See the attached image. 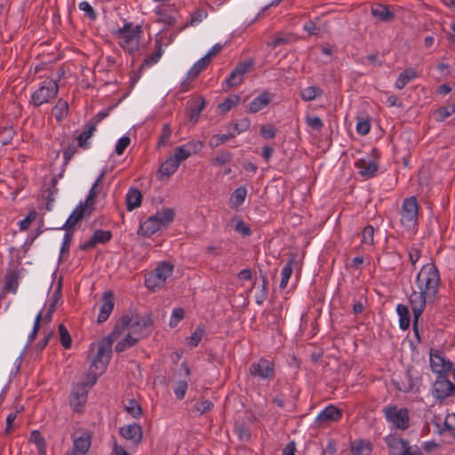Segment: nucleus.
<instances>
[{"label": "nucleus", "instance_id": "1", "mask_svg": "<svg viewBox=\"0 0 455 455\" xmlns=\"http://www.w3.org/2000/svg\"><path fill=\"white\" fill-rule=\"evenodd\" d=\"M440 281L439 271L432 263L424 265L416 276L418 291L411 292L409 301L413 313V331L419 339L418 324L419 317L425 310L427 302L434 299L437 295Z\"/></svg>", "mask_w": 455, "mask_h": 455}, {"label": "nucleus", "instance_id": "2", "mask_svg": "<svg viewBox=\"0 0 455 455\" xmlns=\"http://www.w3.org/2000/svg\"><path fill=\"white\" fill-rule=\"evenodd\" d=\"M153 320L151 314H147L142 316H130L123 315L116 323L113 332L117 339L125 331L132 333L135 338L140 340L144 337L149 335Z\"/></svg>", "mask_w": 455, "mask_h": 455}, {"label": "nucleus", "instance_id": "3", "mask_svg": "<svg viewBox=\"0 0 455 455\" xmlns=\"http://www.w3.org/2000/svg\"><path fill=\"white\" fill-rule=\"evenodd\" d=\"M117 337L113 331L102 339L98 345L92 344L88 360L91 362V369L104 371L110 362L113 342Z\"/></svg>", "mask_w": 455, "mask_h": 455}, {"label": "nucleus", "instance_id": "4", "mask_svg": "<svg viewBox=\"0 0 455 455\" xmlns=\"http://www.w3.org/2000/svg\"><path fill=\"white\" fill-rule=\"evenodd\" d=\"M174 216V211L171 208L158 211L155 215L148 217L145 221L140 223L138 235L144 237L153 235L157 231L167 228L173 221Z\"/></svg>", "mask_w": 455, "mask_h": 455}, {"label": "nucleus", "instance_id": "5", "mask_svg": "<svg viewBox=\"0 0 455 455\" xmlns=\"http://www.w3.org/2000/svg\"><path fill=\"white\" fill-rule=\"evenodd\" d=\"M142 31L140 26L132 27V24L126 22L118 28L115 36L118 40L119 45L129 53L132 54L139 50L140 38Z\"/></svg>", "mask_w": 455, "mask_h": 455}, {"label": "nucleus", "instance_id": "6", "mask_svg": "<svg viewBox=\"0 0 455 455\" xmlns=\"http://www.w3.org/2000/svg\"><path fill=\"white\" fill-rule=\"evenodd\" d=\"M419 205L417 198L412 196L404 198L400 210V223L407 230L415 229L418 226Z\"/></svg>", "mask_w": 455, "mask_h": 455}, {"label": "nucleus", "instance_id": "7", "mask_svg": "<svg viewBox=\"0 0 455 455\" xmlns=\"http://www.w3.org/2000/svg\"><path fill=\"white\" fill-rule=\"evenodd\" d=\"M173 265L167 262H161L153 271L145 275V285L151 291L162 288L169 276L173 272Z\"/></svg>", "mask_w": 455, "mask_h": 455}, {"label": "nucleus", "instance_id": "8", "mask_svg": "<svg viewBox=\"0 0 455 455\" xmlns=\"http://www.w3.org/2000/svg\"><path fill=\"white\" fill-rule=\"evenodd\" d=\"M387 422L397 430H407L410 427V412L407 408H399L389 403L382 409Z\"/></svg>", "mask_w": 455, "mask_h": 455}, {"label": "nucleus", "instance_id": "9", "mask_svg": "<svg viewBox=\"0 0 455 455\" xmlns=\"http://www.w3.org/2000/svg\"><path fill=\"white\" fill-rule=\"evenodd\" d=\"M59 92V84L56 80L47 78L44 80L37 90L31 95V103L35 107L51 102L56 98Z\"/></svg>", "mask_w": 455, "mask_h": 455}, {"label": "nucleus", "instance_id": "10", "mask_svg": "<svg viewBox=\"0 0 455 455\" xmlns=\"http://www.w3.org/2000/svg\"><path fill=\"white\" fill-rule=\"evenodd\" d=\"M249 371L254 378L270 381L275 375V363L266 358H260L259 360L251 363Z\"/></svg>", "mask_w": 455, "mask_h": 455}, {"label": "nucleus", "instance_id": "11", "mask_svg": "<svg viewBox=\"0 0 455 455\" xmlns=\"http://www.w3.org/2000/svg\"><path fill=\"white\" fill-rule=\"evenodd\" d=\"M254 66L252 60L239 62L227 77L225 83L228 88L235 87L243 83L245 74L250 72Z\"/></svg>", "mask_w": 455, "mask_h": 455}, {"label": "nucleus", "instance_id": "12", "mask_svg": "<svg viewBox=\"0 0 455 455\" xmlns=\"http://www.w3.org/2000/svg\"><path fill=\"white\" fill-rule=\"evenodd\" d=\"M430 367L433 372L436 373L437 376L447 375L451 371L453 363L443 355V352L431 350Z\"/></svg>", "mask_w": 455, "mask_h": 455}, {"label": "nucleus", "instance_id": "13", "mask_svg": "<svg viewBox=\"0 0 455 455\" xmlns=\"http://www.w3.org/2000/svg\"><path fill=\"white\" fill-rule=\"evenodd\" d=\"M343 412L333 404L327 405L316 416L315 422L320 427L327 426L331 423L339 422L342 418Z\"/></svg>", "mask_w": 455, "mask_h": 455}, {"label": "nucleus", "instance_id": "14", "mask_svg": "<svg viewBox=\"0 0 455 455\" xmlns=\"http://www.w3.org/2000/svg\"><path fill=\"white\" fill-rule=\"evenodd\" d=\"M92 434L83 431L79 435H73V446L68 455H85L92 445Z\"/></svg>", "mask_w": 455, "mask_h": 455}, {"label": "nucleus", "instance_id": "15", "mask_svg": "<svg viewBox=\"0 0 455 455\" xmlns=\"http://www.w3.org/2000/svg\"><path fill=\"white\" fill-rule=\"evenodd\" d=\"M433 391L436 399L444 400L455 392V385L447 379V375L437 376Z\"/></svg>", "mask_w": 455, "mask_h": 455}, {"label": "nucleus", "instance_id": "16", "mask_svg": "<svg viewBox=\"0 0 455 455\" xmlns=\"http://www.w3.org/2000/svg\"><path fill=\"white\" fill-rule=\"evenodd\" d=\"M88 389L84 383L75 385L69 395V403L76 411H80L87 401Z\"/></svg>", "mask_w": 455, "mask_h": 455}, {"label": "nucleus", "instance_id": "17", "mask_svg": "<svg viewBox=\"0 0 455 455\" xmlns=\"http://www.w3.org/2000/svg\"><path fill=\"white\" fill-rule=\"evenodd\" d=\"M403 256L396 251H384L378 258V264L387 271L395 269L402 263Z\"/></svg>", "mask_w": 455, "mask_h": 455}, {"label": "nucleus", "instance_id": "18", "mask_svg": "<svg viewBox=\"0 0 455 455\" xmlns=\"http://www.w3.org/2000/svg\"><path fill=\"white\" fill-rule=\"evenodd\" d=\"M92 213V209L85 207L83 203H80L68 216L66 222L60 229H65L74 232L75 226L85 216Z\"/></svg>", "mask_w": 455, "mask_h": 455}, {"label": "nucleus", "instance_id": "19", "mask_svg": "<svg viewBox=\"0 0 455 455\" xmlns=\"http://www.w3.org/2000/svg\"><path fill=\"white\" fill-rule=\"evenodd\" d=\"M205 100L201 96H197L188 100L186 110L190 122L194 124L197 123L201 112L205 107Z\"/></svg>", "mask_w": 455, "mask_h": 455}, {"label": "nucleus", "instance_id": "20", "mask_svg": "<svg viewBox=\"0 0 455 455\" xmlns=\"http://www.w3.org/2000/svg\"><path fill=\"white\" fill-rule=\"evenodd\" d=\"M112 238V233L109 230L97 229L93 232L92 237L80 245V249L87 251L94 248L98 243H106Z\"/></svg>", "mask_w": 455, "mask_h": 455}, {"label": "nucleus", "instance_id": "21", "mask_svg": "<svg viewBox=\"0 0 455 455\" xmlns=\"http://www.w3.org/2000/svg\"><path fill=\"white\" fill-rule=\"evenodd\" d=\"M114 306L115 303L113 292L110 291L104 292L102 297V304L100 307V312L97 318L98 323H102L108 319L110 314L114 309Z\"/></svg>", "mask_w": 455, "mask_h": 455}, {"label": "nucleus", "instance_id": "22", "mask_svg": "<svg viewBox=\"0 0 455 455\" xmlns=\"http://www.w3.org/2000/svg\"><path fill=\"white\" fill-rule=\"evenodd\" d=\"M273 98V93L267 91H264L247 104L246 111L252 114L257 113L265 108L270 103Z\"/></svg>", "mask_w": 455, "mask_h": 455}, {"label": "nucleus", "instance_id": "23", "mask_svg": "<svg viewBox=\"0 0 455 455\" xmlns=\"http://www.w3.org/2000/svg\"><path fill=\"white\" fill-rule=\"evenodd\" d=\"M355 165L359 170V174L365 180L373 178L379 170L378 164H376L374 161L366 160L363 158L358 159Z\"/></svg>", "mask_w": 455, "mask_h": 455}, {"label": "nucleus", "instance_id": "24", "mask_svg": "<svg viewBox=\"0 0 455 455\" xmlns=\"http://www.w3.org/2000/svg\"><path fill=\"white\" fill-rule=\"evenodd\" d=\"M120 434L123 437L132 441L133 443H139L142 439V429L139 424H131L120 428Z\"/></svg>", "mask_w": 455, "mask_h": 455}, {"label": "nucleus", "instance_id": "25", "mask_svg": "<svg viewBox=\"0 0 455 455\" xmlns=\"http://www.w3.org/2000/svg\"><path fill=\"white\" fill-rule=\"evenodd\" d=\"M372 449V443L365 439H356L350 445L353 455H371Z\"/></svg>", "mask_w": 455, "mask_h": 455}, {"label": "nucleus", "instance_id": "26", "mask_svg": "<svg viewBox=\"0 0 455 455\" xmlns=\"http://www.w3.org/2000/svg\"><path fill=\"white\" fill-rule=\"evenodd\" d=\"M384 440L392 455H399L407 442V440L399 438L394 435H387Z\"/></svg>", "mask_w": 455, "mask_h": 455}, {"label": "nucleus", "instance_id": "27", "mask_svg": "<svg viewBox=\"0 0 455 455\" xmlns=\"http://www.w3.org/2000/svg\"><path fill=\"white\" fill-rule=\"evenodd\" d=\"M142 200V195L137 188H132L126 194V209L131 212L140 206Z\"/></svg>", "mask_w": 455, "mask_h": 455}, {"label": "nucleus", "instance_id": "28", "mask_svg": "<svg viewBox=\"0 0 455 455\" xmlns=\"http://www.w3.org/2000/svg\"><path fill=\"white\" fill-rule=\"evenodd\" d=\"M418 75L414 68H406L403 72L400 73L395 83V87L398 90L403 89L410 82L417 78Z\"/></svg>", "mask_w": 455, "mask_h": 455}, {"label": "nucleus", "instance_id": "29", "mask_svg": "<svg viewBox=\"0 0 455 455\" xmlns=\"http://www.w3.org/2000/svg\"><path fill=\"white\" fill-rule=\"evenodd\" d=\"M106 170H102L94 183L92 184L91 189L89 190V193L86 196V199L84 203L83 204L85 207L92 210V205L94 204V199L98 196V186L102 182L105 175H106Z\"/></svg>", "mask_w": 455, "mask_h": 455}, {"label": "nucleus", "instance_id": "30", "mask_svg": "<svg viewBox=\"0 0 455 455\" xmlns=\"http://www.w3.org/2000/svg\"><path fill=\"white\" fill-rule=\"evenodd\" d=\"M247 196V189L245 187L241 186L235 188L229 198V206L232 209H237L243 203Z\"/></svg>", "mask_w": 455, "mask_h": 455}, {"label": "nucleus", "instance_id": "31", "mask_svg": "<svg viewBox=\"0 0 455 455\" xmlns=\"http://www.w3.org/2000/svg\"><path fill=\"white\" fill-rule=\"evenodd\" d=\"M296 257L292 255L288 262L283 266L281 271V282L279 284L280 289H284L287 286L289 279L292 274L293 267L296 265Z\"/></svg>", "mask_w": 455, "mask_h": 455}, {"label": "nucleus", "instance_id": "32", "mask_svg": "<svg viewBox=\"0 0 455 455\" xmlns=\"http://www.w3.org/2000/svg\"><path fill=\"white\" fill-rule=\"evenodd\" d=\"M180 164L172 156L168 157L160 166L159 174L169 179L178 170Z\"/></svg>", "mask_w": 455, "mask_h": 455}, {"label": "nucleus", "instance_id": "33", "mask_svg": "<svg viewBox=\"0 0 455 455\" xmlns=\"http://www.w3.org/2000/svg\"><path fill=\"white\" fill-rule=\"evenodd\" d=\"M395 309L399 316L400 329H402L403 331L408 330L411 323V315L408 307L403 304H398Z\"/></svg>", "mask_w": 455, "mask_h": 455}, {"label": "nucleus", "instance_id": "34", "mask_svg": "<svg viewBox=\"0 0 455 455\" xmlns=\"http://www.w3.org/2000/svg\"><path fill=\"white\" fill-rule=\"evenodd\" d=\"M371 14L379 21L387 22L394 19V14L389 11L388 7L378 4L371 8Z\"/></svg>", "mask_w": 455, "mask_h": 455}, {"label": "nucleus", "instance_id": "35", "mask_svg": "<svg viewBox=\"0 0 455 455\" xmlns=\"http://www.w3.org/2000/svg\"><path fill=\"white\" fill-rule=\"evenodd\" d=\"M155 48H156L155 52H153L152 54H149L148 56H147L144 59V60L140 66V69L148 68L159 61V60L161 59V57L164 53V51H163L162 45L159 44L158 41L156 42Z\"/></svg>", "mask_w": 455, "mask_h": 455}, {"label": "nucleus", "instance_id": "36", "mask_svg": "<svg viewBox=\"0 0 455 455\" xmlns=\"http://www.w3.org/2000/svg\"><path fill=\"white\" fill-rule=\"evenodd\" d=\"M86 130L79 134L77 137L78 146L83 148H88L89 143L88 140L92 136L93 132L96 130V124H87L85 125Z\"/></svg>", "mask_w": 455, "mask_h": 455}, {"label": "nucleus", "instance_id": "37", "mask_svg": "<svg viewBox=\"0 0 455 455\" xmlns=\"http://www.w3.org/2000/svg\"><path fill=\"white\" fill-rule=\"evenodd\" d=\"M210 63L206 61V58L202 57L197 60L188 71L186 80L195 79L202 71H204Z\"/></svg>", "mask_w": 455, "mask_h": 455}, {"label": "nucleus", "instance_id": "38", "mask_svg": "<svg viewBox=\"0 0 455 455\" xmlns=\"http://www.w3.org/2000/svg\"><path fill=\"white\" fill-rule=\"evenodd\" d=\"M52 115L58 121H62L68 115V102L62 99H59L56 105L52 108Z\"/></svg>", "mask_w": 455, "mask_h": 455}, {"label": "nucleus", "instance_id": "39", "mask_svg": "<svg viewBox=\"0 0 455 455\" xmlns=\"http://www.w3.org/2000/svg\"><path fill=\"white\" fill-rule=\"evenodd\" d=\"M138 341V338H135L132 333L128 332L122 340L116 343L115 349L118 353L125 351L136 345Z\"/></svg>", "mask_w": 455, "mask_h": 455}, {"label": "nucleus", "instance_id": "40", "mask_svg": "<svg viewBox=\"0 0 455 455\" xmlns=\"http://www.w3.org/2000/svg\"><path fill=\"white\" fill-rule=\"evenodd\" d=\"M323 93V92L320 87L313 85L303 89L300 92V96L305 101H312L315 98L322 96Z\"/></svg>", "mask_w": 455, "mask_h": 455}, {"label": "nucleus", "instance_id": "41", "mask_svg": "<svg viewBox=\"0 0 455 455\" xmlns=\"http://www.w3.org/2000/svg\"><path fill=\"white\" fill-rule=\"evenodd\" d=\"M453 114H455V104L441 107L435 112V119L438 122H443Z\"/></svg>", "mask_w": 455, "mask_h": 455}, {"label": "nucleus", "instance_id": "42", "mask_svg": "<svg viewBox=\"0 0 455 455\" xmlns=\"http://www.w3.org/2000/svg\"><path fill=\"white\" fill-rule=\"evenodd\" d=\"M19 275L16 272L12 271L5 275L4 277V288L8 291H12L13 293L16 292L17 288L19 286Z\"/></svg>", "mask_w": 455, "mask_h": 455}, {"label": "nucleus", "instance_id": "43", "mask_svg": "<svg viewBox=\"0 0 455 455\" xmlns=\"http://www.w3.org/2000/svg\"><path fill=\"white\" fill-rule=\"evenodd\" d=\"M235 136V132H229L227 134H214L210 141L209 145L211 148H217L224 143H226L230 139L234 138Z\"/></svg>", "mask_w": 455, "mask_h": 455}, {"label": "nucleus", "instance_id": "44", "mask_svg": "<svg viewBox=\"0 0 455 455\" xmlns=\"http://www.w3.org/2000/svg\"><path fill=\"white\" fill-rule=\"evenodd\" d=\"M363 245L372 246L374 243V228L371 225H367L362 231Z\"/></svg>", "mask_w": 455, "mask_h": 455}, {"label": "nucleus", "instance_id": "45", "mask_svg": "<svg viewBox=\"0 0 455 455\" xmlns=\"http://www.w3.org/2000/svg\"><path fill=\"white\" fill-rule=\"evenodd\" d=\"M59 333L61 346L66 349L70 348L72 339L68 329L62 323L59 325Z\"/></svg>", "mask_w": 455, "mask_h": 455}, {"label": "nucleus", "instance_id": "46", "mask_svg": "<svg viewBox=\"0 0 455 455\" xmlns=\"http://www.w3.org/2000/svg\"><path fill=\"white\" fill-rule=\"evenodd\" d=\"M125 410L131 416L136 419L140 417L142 414L140 405L133 399L128 400V403L125 405Z\"/></svg>", "mask_w": 455, "mask_h": 455}, {"label": "nucleus", "instance_id": "47", "mask_svg": "<svg viewBox=\"0 0 455 455\" xmlns=\"http://www.w3.org/2000/svg\"><path fill=\"white\" fill-rule=\"evenodd\" d=\"M156 14L158 15V21L168 26V27H172L173 25H175L176 23V19L166 12V11H164V9H161L159 8L157 11H156Z\"/></svg>", "mask_w": 455, "mask_h": 455}, {"label": "nucleus", "instance_id": "48", "mask_svg": "<svg viewBox=\"0 0 455 455\" xmlns=\"http://www.w3.org/2000/svg\"><path fill=\"white\" fill-rule=\"evenodd\" d=\"M239 100L240 98L237 95L229 96L219 105V108L222 112H228L232 108L235 107L239 103Z\"/></svg>", "mask_w": 455, "mask_h": 455}, {"label": "nucleus", "instance_id": "49", "mask_svg": "<svg viewBox=\"0 0 455 455\" xmlns=\"http://www.w3.org/2000/svg\"><path fill=\"white\" fill-rule=\"evenodd\" d=\"M80 11L84 12V15L91 20H94L97 18V13L93 7L87 1H82L78 4Z\"/></svg>", "mask_w": 455, "mask_h": 455}, {"label": "nucleus", "instance_id": "50", "mask_svg": "<svg viewBox=\"0 0 455 455\" xmlns=\"http://www.w3.org/2000/svg\"><path fill=\"white\" fill-rule=\"evenodd\" d=\"M30 440L36 444L40 453L45 454V442L38 430L31 432Z\"/></svg>", "mask_w": 455, "mask_h": 455}, {"label": "nucleus", "instance_id": "51", "mask_svg": "<svg viewBox=\"0 0 455 455\" xmlns=\"http://www.w3.org/2000/svg\"><path fill=\"white\" fill-rule=\"evenodd\" d=\"M306 124L315 131H321L323 127V123L319 116H307L305 117Z\"/></svg>", "mask_w": 455, "mask_h": 455}, {"label": "nucleus", "instance_id": "52", "mask_svg": "<svg viewBox=\"0 0 455 455\" xmlns=\"http://www.w3.org/2000/svg\"><path fill=\"white\" fill-rule=\"evenodd\" d=\"M204 334V330L202 327H197L196 331L192 333L190 337H188V344L191 347H196L198 346L199 342L202 340V338Z\"/></svg>", "mask_w": 455, "mask_h": 455}, {"label": "nucleus", "instance_id": "53", "mask_svg": "<svg viewBox=\"0 0 455 455\" xmlns=\"http://www.w3.org/2000/svg\"><path fill=\"white\" fill-rule=\"evenodd\" d=\"M172 158L177 160V163L180 164V163L186 159H188L190 155L189 152L186 149L184 145L179 146L174 149L173 156H171Z\"/></svg>", "mask_w": 455, "mask_h": 455}, {"label": "nucleus", "instance_id": "54", "mask_svg": "<svg viewBox=\"0 0 455 455\" xmlns=\"http://www.w3.org/2000/svg\"><path fill=\"white\" fill-rule=\"evenodd\" d=\"M250 125L251 122L247 117L242 118L238 123L230 124V126H232L233 130L235 131V134H240L247 131L250 128Z\"/></svg>", "mask_w": 455, "mask_h": 455}, {"label": "nucleus", "instance_id": "55", "mask_svg": "<svg viewBox=\"0 0 455 455\" xmlns=\"http://www.w3.org/2000/svg\"><path fill=\"white\" fill-rule=\"evenodd\" d=\"M212 408L213 403L209 400L199 401L194 405V411L199 412V414L208 412L212 411Z\"/></svg>", "mask_w": 455, "mask_h": 455}, {"label": "nucleus", "instance_id": "56", "mask_svg": "<svg viewBox=\"0 0 455 455\" xmlns=\"http://www.w3.org/2000/svg\"><path fill=\"white\" fill-rule=\"evenodd\" d=\"M187 389H188L187 381H185V380L178 381L173 389L176 398L179 400H182L186 395Z\"/></svg>", "mask_w": 455, "mask_h": 455}, {"label": "nucleus", "instance_id": "57", "mask_svg": "<svg viewBox=\"0 0 455 455\" xmlns=\"http://www.w3.org/2000/svg\"><path fill=\"white\" fill-rule=\"evenodd\" d=\"M37 212L33 210L28 212L27 217L20 221L19 227L20 231L27 230L30 224L36 220Z\"/></svg>", "mask_w": 455, "mask_h": 455}, {"label": "nucleus", "instance_id": "58", "mask_svg": "<svg viewBox=\"0 0 455 455\" xmlns=\"http://www.w3.org/2000/svg\"><path fill=\"white\" fill-rule=\"evenodd\" d=\"M356 132L360 135H366L370 132L371 123L368 119H359L356 124Z\"/></svg>", "mask_w": 455, "mask_h": 455}, {"label": "nucleus", "instance_id": "59", "mask_svg": "<svg viewBox=\"0 0 455 455\" xmlns=\"http://www.w3.org/2000/svg\"><path fill=\"white\" fill-rule=\"evenodd\" d=\"M232 158V154L228 151L220 152L212 161L214 165H224L228 163Z\"/></svg>", "mask_w": 455, "mask_h": 455}, {"label": "nucleus", "instance_id": "60", "mask_svg": "<svg viewBox=\"0 0 455 455\" xmlns=\"http://www.w3.org/2000/svg\"><path fill=\"white\" fill-rule=\"evenodd\" d=\"M184 309L181 307H175L172 310V316L170 319V325L175 327L178 323L184 317Z\"/></svg>", "mask_w": 455, "mask_h": 455}, {"label": "nucleus", "instance_id": "61", "mask_svg": "<svg viewBox=\"0 0 455 455\" xmlns=\"http://www.w3.org/2000/svg\"><path fill=\"white\" fill-rule=\"evenodd\" d=\"M130 143L131 139L129 136H123L122 138H120L116 145V153L118 156L122 155L126 149V148L130 145Z\"/></svg>", "mask_w": 455, "mask_h": 455}, {"label": "nucleus", "instance_id": "62", "mask_svg": "<svg viewBox=\"0 0 455 455\" xmlns=\"http://www.w3.org/2000/svg\"><path fill=\"white\" fill-rule=\"evenodd\" d=\"M184 147L189 152V155L192 156L198 153L203 148L204 144L200 140H191L184 144Z\"/></svg>", "mask_w": 455, "mask_h": 455}, {"label": "nucleus", "instance_id": "63", "mask_svg": "<svg viewBox=\"0 0 455 455\" xmlns=\"http://www.w3.org/2000/svg\"><path fill=\"white\" fill-rule=\"evenodd\" d=\"M276 134V130L272 124H266L260 127V135L267 140L273 139Z\"/></svg>", "mask_w": 455, "mask_h": 455}, {"label": "nucleus", "instance_id": "64", "mask_svg": "<svg viewBox=\"0 0 455 455\" xmlns=\"http://www.w3.org/2000/svg\"><path fill=\"white\" fill-rule=\"evenodd\" d=\"M399 455H423L418 446L411 447L409 444V442H406V445H403V448Z\"/></svg>", "mask_w": 455, "mask_h": 455}]
</instances>
